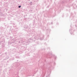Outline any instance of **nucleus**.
<instances>
[{
	"label": "nucleus",
	"mask_w": 77,
	"mask_h": 77,
	"mask_svg": "<svg viewBox=\"0 0 77 77\" xmlns=\"http://www.w3.org/2000/svg\"><path fill=\"white\" fill-rule=\"evenodd\" d=\"M24 28H25V29H28L27 25H25V26Z\"/></svg>",
	"instance_id": "obj_1"
},
{
	"label": "nucleus",
	"mask_w": 77,
	"mask_h": 77,
	"mask_svg": "<svg viewBox=\"0 0 77 77\" xmlns=\"http://www.w3.org/2000/svg\"><path fill=\"white\" fill-rule=\"evenodd\" d=\"M18 76V74H14V75H13V77H17Z\"/></svg>",
	"instance_id": "obj_2"
},
{
	"label": "nucleus",
	"mask_w": 77,
	"mask_h": 77,
	"mask_svg": "<svg viewBox=\"0 0 77 77\" xmlns=\"http://www.w3.org/2000/svg\"><path fill=\"white\" fill-rule=\"evenodd\" d=\"M12 51H14V52H16V49H14Z\"/></svg>",
	"instance_id": "obj_3"
},
{
	"label": "nucleus",
	"mask_w": 77,
	"mask_h": 77,
	"mask_svg": "<svg viewBox=\"0 0 77 77\" xmlns=\"http://www.w3.org/2000/svg\"><path fill=\"white\" fill-rule=\"evenodd\" d=\"M2 12H0V16H2Z\"/></svg>",
	"instance_id": "obj_4"
},
{
	"label": "nucleus",
	"mask_w": 77,
	"mask_h": 77,
	"mask_svg": "<svg viewBox=\"0 0 77 77\" xmlns=\"http://www.w3.org/2000/svg\"><path fill=\"white\" fill-rule=\"evenodd\" d=\"M2 47H5L4 45H2Z\"/></svg>",
	"instance_id": "obj_5"
},
{
	"label": "nucleus",
	"mask_w": 77,
	"mask_h": 77,
	"mask_svg": "<svg viewBox=\"0 0 77 77\" xmlns=\"http://www.w3.org/2000/svg\"><path fill=\"white\" fill-rule=\"evenodd\" d=\"M33 25L35 26V21L33 22Z\"/></svg>",
	"instance_id": "obj_6"
},
{
	"label": "nucleus",
	"mask_w": 77,
	"mask_h": 77,
	"mask_svg": "<svg viewBox=\"0 0 77 77\" xmlns=\"http://www.w3.org/2000/svg\"><path fill=\"white\" fill-rule=\"evenodd\" d=\"M21 5H19L18 6V8H21Z\"/></svg>",
	"instance_id": "obj_7"
},
{
	"label": "nucleus",
	"mask_w": 77,
	"mask_h": 77,
	"mask_svg": "<svg viewBox=\"0 0 77 77\" xmlns=\"http://www.w3.org/2000/svg\"><path fill=\"white\" fill-rule=\"evenodd\" d=\"M1 20H2V19L0 18V21H1Z\"/></svg>",
	"instance_id": "obj_8"
},
{
	"label": "nucleus",
	"mask_w": 77,
	"mask_h": 77,
	"mask_svg": "<svg viewBox=\"0 0 77 77\" xmlns=\"http://www.w3.org/2000/svg\"><path fill=\"white\" fill-rule=\"evenodd\" d=\"M19 43H20V41L19 42Z\"/></svg>",
	"instance_id": "obj_9"
},
{
	"label": "nucleus",
	"mask_w": 77,
	"mask_h": 77,
	"mask_svg": "<svg viewBox=\"0 0 77 77\" xmlns=\"http://www.w3.org/2000/svg\"><path fill=\"white\" fill-rule=\"evenodd\" d=\"M3 42V41H1V42Z\"/></svg>",
	"instance_id": "obj_10"
},
{
	"label": "nucleus",
	"mask_w": 77,
	"mask_h": 77,
	"mask_svg": "<svg viewBox=\"0 0 77 77\" xmlns=\"http://www.w3.org/2000/svg\"><path fill=\"white\" fill-rule=\"evenodd\" d=\"M7 54V53H5V54Z\"/></svg>",
	"instance_id": "obj_11"
},
{
	"label": "nucleus",
	"mask_w": 77,
	"mask_h": 77,
	"mask_svg": "<svg viewBox=\"0 0 77 77\" xmlns=\"http://www.w3.org/2000/svg\"><path fill=\"white\" fill-rule=\"evenodd\" d=\"M29 26H30V25H29Z\"/></svg>",
	"instance_id": "obj_12"
},
{
	"label": "nucleus",
	"mask_w": 77,
	"mask_h": 77,
	"mask_svg": "<svg viewBox=\"0 0 77 77\" xmlns=\"http://www.w3.org/2000/svg\"><path fill=\"white\" fill-rule=\"evenodd\" d=\"M1 44V42H0V44Z\"/></svg>",
	"instance_id": "obj_13"
}]
</instances>
